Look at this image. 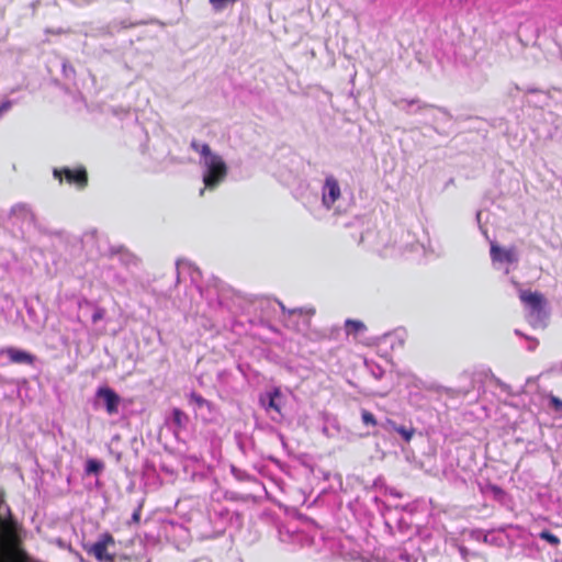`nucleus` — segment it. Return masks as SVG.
Masks as SVG:
<instances>
[{
  "label": "nucleus",
  "instance_id": "20",
  "mask_svg": "<svg viewBox=\"0 0 562 562\" xmlns=\"http://www.w3.org/2000/svg\"><path fill=\"white\" fill-rule=\"evenodd\" d=\"M385 425L389 426L390 428H392L394 431H395V428H398L400 425H397L394 420L392 419H386L385 422Z\"/></svg>",
  "mask_w": 562,
  "mask_h": 562
},
{
  "label": "nucleus",
  "instance_id": "13",
  "mask_svg": "<svg viewBox=\"0 0 562 562\" xmlns=\"http://www.w3.org/2000/svg\"><path fill=\"white\" fill-rule=\"evenodd\" d=\"M539 537L543 540H546L547 542H549L551 546L553 547H557L560 544V539L554 535L552 533L551 531L549 530H542L540 533H539Z\"/></svg>",
  "mask_w": 562,
  "mask_h": 562
},
{
  "label": "nucleus",
  "instance_id": "4",
  "mask_svg": "<svg viewBox=\"0 0 562 562\" xmlns=\"http://www.w3.org/2000/svg\"><path fill=\"white\" fill-rule=\"evenodd\" d=\"M341 196V191L337 179L334 176H328L325 179L324 192L322 196L323 205L330 210L336 201Z\"/></svg>",
  "mask_w": 562,
  "mask_h": 562
},
{
  "label": "nucleus",
  "instance_id": "12",
  "mask_svg": "<svg viewBox=\"0 0 562 562\" xmlns=\"http://www.w3.org/2000/svg\"><path fill=\"white\" fill-rule=\"evenodd\" d=\"M172 420L178 428H182L188 422V416L180 408H173Z\"/></svg>",
  "mask_w": 562,
  "mask_h": 562
},
{
  "label": "nucleus",
  "instance_id": "3",
  "mask_svg": "<svg viewBox=\"0 0 562 562\" xmlns=\"http://www.w3.org/2000/svg\"><path fill=\"white\" fill-rule=\"evenodd\" d=\"M53 175L59 182L65 180L68 184L75 186L79 190L88 186V172L82 166L75 169L68 167L55 168Z\"/></svg>",
  "mask_w": 562,
  "mask_h": 562
},
{
  "label": "nucleus",
  "instance_id": "22",
  "mask_svg": "<svg viewBox=\"0 0 562 562\" xmlns=\"http://www.w3.org/2000/svg\"><path fill=\"white\" fill-rule=\"evenodd\" d=\"M492 490H493L495 493H501V492H502L501 487H498V486H493V487H492Z\"/></svg>",
  "mask_w": 562,
  "mask_h": 562
},
{
  "label": "nucleus",
  "instance_id": "21",
  "mask_svg": "<svg viewBox=\"0 0 562 562\" xmlns=\"http://www.w3.org/2000/svg\"><path fill=\"white\" fill-rule=\"evenodd\" d=\"M132 518H133V520H134V521L138 522V521H139V519H140V510H139V509H138V510H136V512L133 514V517H132Z\"/></svg>",
  "mask_w": 562,
  "mask_h": 562
},
{
  "label": "nucleus",
  "instance_id": "1",
  "mask_svg": "<svg viewBox=\"0 0 562 562\" xmlns=\"http://www.w3.org/2000/svg\"><path fill=\"white\" fill-rule=\"evenodd\" d=\"M190 146L204 158L206 171L203 176V182L205 187L210 189L217 187L224 181L228 173V168L224 159L220 155L213 154L207 144H200L198 140L193 139Z\"/></svg>",
  "mask_w": 562,
  "mask_h": 562
},
{
  "label": "nucleus",
  "instance_id": "7",
  "mask_svg": "<svg viewBox=\"0 0 562 562\" xmlns=\"http://www.w3.org/2000/svg\"><path fill=\"white\" fill-rule=\"evenodd\" d=\"M4 352L12 363H26L32 366L35 362V356L21 349L10 347L7 348Z\"/></svg>",
  "mask_w": 562,
  "mask_h": 562
},
{
  "label": "nucleus",
  "instance_id": "23",
  "mask_svg": "<svg viewBox=\"0 0 562 562\" xmlns=\"http://www.w3.org/2000/svg\"><path fill=\"white\" fill-rule=\"evenodd\" d=\"M560 370L562 371V362L560 363Z\"/></svg>",
  "mask_w": 562,
  "mask_h": 562
},
{
  "label": "nucleus",
  "instance_id": "11",
  "mask_svg": "<svg viewBox=\"0 0 562 562\" xmlns=\"http://www.w3.org/2000/svg\"><path fill=\"white\" fill-rule=\"evenodd\" d=\"M104 468V464L102 461L95 460V459H88L86 462V473L87 474H98L100 473Z\"/></svg>",
  "mask_w": 562,
  "mask_h": 562
},
{
  "label": "nucleus",
  "instance_id": "16",
  "mask_svg": "<svg viewBox=\"0 0 562 562\" xmlns=\"http://www.w3.org/2000/svg\"><path fill=\"white\" fill-rule=\"evenodd\" d=\"M548 400H549L550 407L553 411L562 414V400L553 394H549Z\"/></svg>",
  "mask_w": 562,
  "mask_h": 562
},
{
  "label": "nucleus",
  "instance_id": "2",
  "mask_svg": "<svg viewBox=\"0 0 562 562\" xmlns=\"http://www.w3.org/2000/svg\"><path fill=\"white\" fill-rule=\"evenodd\" d=\"M114 544V537L110 532L105 531L99 536L95 542L83 543L82 549L88 555L93 557L99 562H114L115 555L108 551V549Z\"/></svg>",
  "mask_w": 562,
  "mask_h": 562
},
{
  "label": "nucleus",
  "instance_id": "5",
  "mask_svg": "<svg viewBox=\"0 0 562 562\" xmlns=\"http://www.w3.org/2000/svg\"><path fill=\"white\" fill-rule=\"evenodd\" d=\"M97 396L102 398L105 403V409L109 415L117 414L121 397L117 393L109 386L99 387Z\"/></svg>",
  "mask_w": 562,
  "mask_h": 562
},
{
  "label": "nucleus",
  "instance_id": "18",
  "mask_svg": "<svg viewBox=\"0 0 562 562\" xmlns=\"http://www.w3.org/2000/svg\"><path fill=\"white\" fill-rule=\"evenodd\" d=\"M237 0H210V3L212 4V7L214 8V10L216 11H221L225 8V5L227 3H234L236 2Z\"/></svg>",
  "mask_w": 562,
  "mask_h": 562
},
{
  "label": "nucleus",
  "instance_id": "10",
  "mask_svg": "<svg viewBox=\"0 0 562 562\" xmlns=\"http://www.w3.org/2000/svg\"><path fill=\"white\" fill-rule=\"evenodd\" d=\"M268 397H269V402L268 404L266 405V409H272L276 413H278L279 415H281V403H280V400L282 397V393L280 391V389H274L272 392H270L268 394Z\"/></svg>",
  "mask_w": 562,
  "mask_h": 562
},
{
  "label": "nucleus",
  "instance_id": "17",
  "mask_svg": "<svg viewBox=\"0 0 562 562\" xmlns=\"http://www.w3.org/2000/svg\"><path fill=\"white\" fill-rule=\"evenodd\" d=\"M189 398L192 403L196 404V406H199V407L210 406V402L207 400H205L202 395H200L195 392H192L189 395Z\"/></svg>",
  "mask_w": 562,
  "mask_h": 562
},
{
  "label": "nucleus",
  "instance_id": "9",
  "mask_svg": "<svg viewBox=\"0 0 562 562\" xmlns=\"http://www.w3.org/2000/svg\"><path fill=\"white\" fill-rule=\"evenodd\" d=\"M345 331L347 336H352L355 339L358 338L359 335L367 331V325L359 319L348 318L345 321Z\"/></svg>",
  "mask_w": 562,
  "mask_h": 562
},
{
  "label": "nucleus",
  "instance_id": "14",
  "mask_svg": "<svg viewBox=\"0 0 562 562\" xmlns=\"http://www.w3.org/2000/svg\"><path fill=\"white\" fill-rule=\"evenodd\" d=\"M361 419L367 426H375L378 424L375 416L367 409L361 411Z\"/></svg>",
  "mask_w": 562,
  "mask_h": 562
},
{
  "label": "nucleus",
  "instance_id": "15",
  "mask_svg": "<svg viewBox=\"0 0 562 562\" xmlns=\"http://www.w3.org/2000/svg\"><path fill=\"white\" fill-rule=\"evenodd\" d=\"M395 431L400 434L406 442H409L415 434L414 428H406L404 426H400L398 428H395Z\"/></svg>",
  "mask_w": 562,
  "mask_h": 562
},
{
  "label": "nucleus",
  "instance_id": "8",
  "mask_svg": "<svg viewBox=\"0 0 562 562\" xmlns=\"http://www.w3.org/2000/svg\"><path fill=\"white\" fill-rule=\"evenodd\" d=\"M491 257L494 261L513 262L515 261V254L510 249H503L496 244L491 246Z\"/></svg>",
  "mask_w": 562,
  "mask_h": 562
},
{
  "label": "nucleus",
  "instance_id": "19",
  "mask_svg": "<svg viewBox=\"0 0 562 562\" xmlns=\"http://www.w3.org/2000/svg\"><path fill=\"white\" fill-rule=\"evenodd\" d=\"M105 315V310L102 308V307H97L92 314V322L95 324L98 323L99 321H101Z\"/></svg>",
  "mask_w": 562,
  "mask_h": 562
},
{
  "label": "nucleus",
  "instance_id": "6",
  "mask_svg": "<svg viewBox=\"0 0 562 562\" xmlns=\"http://www.w3.org/2000/svg\"><path fill=\"white\" fill-rule=\"evenodd\" d=\"M520 301L528 306L532 313L540 314L544 307L546 299L540 292L522 290L519 292Z\"/></svg>",
  "mask_w": 562,
  "mask_h": 562
}]
</instances>
